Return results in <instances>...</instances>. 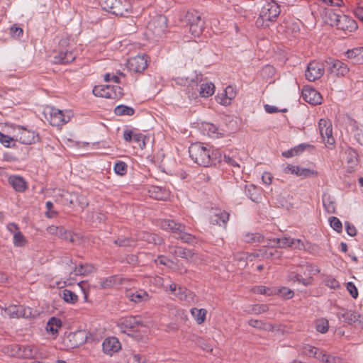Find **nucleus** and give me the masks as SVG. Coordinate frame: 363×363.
<instances>
[{
	"mask_svg": "<svg viewBox=\"0 0 363 363\" xmlns=\"http://www.w3.org/2000/svg\"><path fill=\"white\" fill-rule=\"evenodd\" d=\"M126 296L130 301L135 303L147 301L150 298L149 294L145 291L143 290H128L126 291Z\"/></svg>",
	"mask_w": 363,
	"mask_h": 363,
	"instance_id": "obj_28",
	"label": "nucleus"
},
{
	"mask_svg": "<svg viewBox=\"0 0 363 363\" xmlns=\"http://www.w3.org/2000/svg\"><path fill=\"white\" fill-rule=\"evenodd\" d=\"M167 24V18L162 15L152 18L147 26V35L155 39L162 38L165 33Z\"/></svg>",
	"mask_w": 363,
	"mask_h": 363,
	"instance_id": "obj_6",
	"label": "nucleus"
},
{
	"mask_svg": "<svg viewBox=\"0 0 363 363\" xmlns=\"http://www.w3.org/2000/svg\"><path fill=\"white\" fill-rule=\"evenodd\" d=\"M130 8V3L128 0H118L112 13L116 16H124L129 13Z\"/></svg>",
	"mask_w": 363,
	"mask_h": 363,
	"instance_id": "obj_29",
	"label": "nucleus"
},
{
	"mask_svg": "<svg viewBox=\"0 0 363 363\" xmlns=\"http://www.w3.org/2000/svg\"><path fill=\"white\" fill-rule=\"evenodd\" d=\"M235 95L236 92L234 88L228 86L225 88L224 93L217 95L216 101L223 106H228L231 104V101L235 97Z\"/></svg>",
	"mask_w": 363,
	"mask_h": 363,
	"instance_id": "obj_23",
	"label": "nucleus"
},
{
	"mask_svg": "<svg viewBox=\"0 0 363 363\" xmlns=\"http://www.w3.org/2000/svg\"><path fill=\"white\" fill-rule=\"evenodd\" d=\"M62 298L64 301L69 303H76L78 301V296L73 291L65 289L62 291Z\"/></svg>",
	"mask_w": 363,
	"mask_h": 363,
	"instance_id": "obj_52",
	"label": "nucleus"
},
{
	"mask_svg": "<svg viewBox=\"0 0 363 363\" xmlns=\"http://www.w3.org/2000/svg\"><path fill=\"white\" fill-rule=\"evenodd\" d=\"M15 141H18L24 145H30L35 143L36 134L34 131H31L23 127L18 128V133L14 135Z\"/></svg>",
	"mask_w": 363,
	"mask_h": 363,
	"instance_id": "obj_14",
	"label": "nucleus"
},
{
	"mask_svg": "<svg viewBox=\"0 0 363 363\" xmlns=\"http://www.w3.org/2000/svg\"><path fill=\"white\" fill-rule=\"evenodd\" d=\"M47 232L52 235L59 237L62 239H68V230L61 226L50 225L46 229Z\"/></svg>",
	"mask_w": 363,
	"mask_h": 363,
	"instance_id": "obj_40",
	"label": "nucleus"
},
{
	"mask_svg": "<svg viewBox=\"0 0 363 363\" xmlns=\"http://www.w3.org/2000/svg\"><path fill=\"white\" fill-rule=\"evenodd\" d=\"M176 238L187 243L192 242L195 239L194 236L186 233L185 230H182L181 232H179L178 235L176 236Z\"/></svg>",
	"mask_w": 363,
	"mask_h": 363,
	"instance_id": "obj_60",
	"label": "nucleus"
},
{
	"mask_svg": "<svg viewBox=\"0 0 363 363\" xmlns=\"http://www.w3.org/2000/svg\"><path fill=\"white\" fill-rule=\"evenodd\" d=\"M93 94L96 96L106 99H120L123 94L122 89L120 86H111L109 85L95 86L93 89Z\"/></svg>",
	"mask_w": 363,
	"mask_h": 363,
	"instance_id": "obj_8",
	"label": "nucleus"
},
{
	"mask_svg": "<svg viewBox=\"0 0 363 363\" xmlns=\"http://www.w3.org/2000/svg\"><path fill=\"white\" fill-rule=\"evenodd\" d=\"M229 219V213L220 209H214L211 211V222L213 225H225Z\"/></svg>",
	"mask_w": 363,
	"mask_h": 363,
	"instance_id": "obj_25",
	"label": "nucleus"
},
{
	"mask_svg": "<svg viewBox=\"0 0 363 363\" xmlns=\"http://www.w3.org/2000/svg\"><path fill=\"white\" fill-rule=\"evenodd\" d=\"M319 133L325 147L328 149H333L335 147V141L333 136V128L331 122L324 119H320L319 121Z\"/></svg>",
	"mask_w": 363,
	"mask_h": 363,
	"instance_id": "obj_10",
	"label": "nucleus"
},
{
	"mask_svg": "<svg viewBox=\"0 0 363 363\" xmlns=\"http://www.w3.org/2000/svg\"><path fill=\"white\" fill-rule=\"evenodd\" d=\"M286 174H294L297 177H310L315 174V171L308 168H302L297 165L287 164L284 168Z\"/></svg>",
	"mask_w": 363,
	"mask_h": 363,
	"instance_id": "obj_19",
	"label": "nucleus"
},
{
	"mask_svg": "<svg viewBox=\"0 0 363 363\" xmlns=\"http://www.w3.org/2000/svg\"><path fill=\"white\" fill-rule=\"evenodd\" d=\"M280 13L278 4L274 0H263L261 3V11L256 21L258 28H267L274 22Z\"/></svg>",
	"mask_w": 363,
	"mask_h": 363,
	"instance_id": "obj_2",
	"label": "nucleus"
},
{
	"mask_svg": "<svg viewBox=\"0 0 363 363\" xmlns=\"http://www.w3.org/2000/svg\"><path fill=\"white\" fill-rule=\"evenodd\" d=\"M123 138L127 142L133 140L141 150L145 147L147 138L141 133H133L132 131H125L123 134Z\"/></svg>",
	"mask_w": 363,
	"mask_h": 363,
	"instance_id": "obj_26",
	"label": "nucleus"
},
{
	"mask_svg": "<svg viewBox=\"0 0 363 363\" xmlns=\"http://www.w3.org/2000/svg\"><path fill=\"white\" fill-rule=\"evenodd\" d=\"M252 292L257 294L274 296L277 294V290L264 286H256L252 289Z\"/></svg>",
	"mask_w": 363,
	"mask_h": 363,
	"instance_id": "obj_48",
	"label": "nucleus"
},
{
	"mask_svg": "<svg viewBox=\"0 0 363 363\" xmlns=\"http://www.w3.org/2000/svg\"><path fill=\"white\" fill-rule=\"evenodd\" d=\"M137 237L139 240L145 241L148 243H153L155 245H161L163 243V239L158 237L157 235L145 231L138 232Z\"/></svg>",
	"mask_w": 363,
	"mask_h": 363,
	"instance_id": "obj_33",
	"label": "nucleus"
},
{
	"mask_svg": "<svg viewBox=\"0 0 363 363\" xmlns=\"http://www.w3.org/2000/svg\"><path fill=\"white\" fill-rule=\"evenodd\" d=\"M269 311V306L267 304H254L247 308L246 311L250 314H260Z\"/></svg>",
	"mask_w": 363,
	"mask_h": 363,
	"instance_id": "obj_47",
	"label": "nucleus"
},
{
	"mask_svg": "<svg viewBox=\"0 0 363 363\" xmlns=\"http://www.w3.org/2000/svg\"><path fill=\"white\" fill-rule=\"evenodd\" d=\"M191 159L198 164L208 167L216 160V154L202 143L191 144L189 149Z\"/></svg>",
	"mask_w": 363,
	"mask_h": 363,
	"instance_id": "obj_3",
	"label": "nucleus"
},
{
	"mask_svg": "<svg viewBox=\"0 0 363 363\" xmlns=\"http://www.w3.org/2000/svg\"><path fill=\"white\" fill-rule=\"evenodd\" d=\"M277 294H280L282 297L289 299L294 296V292L289 288L281 287L277 291Z\"/></svg>",
	"mask_w": 363,
	"mask_h": 363,
	"instance_id": "obj_64",
	"label": "nucleus"
},
{
	"mask_svg": "<svg viewBox=\"0 0 363 363\" xmlns=\"http://www.w3.org/2000/svg\"><path fill=\"white\" fill-rule=\"evenodd\" d=\"M318 92L315 89L309 86H305L302 90V96L303 99L313 105L318 104Z\"/></svg>",
	"mask_w": 363,
	"mask_h": 363,
	"instance_id": "obj_32",
	"label": "nucleus"
},
{
	"mask_svg": "<svg viewBox=\"0 0 363 363\" xmlns=\"http://www.w3.org/2000/svg\"><path fill=\"white\" fill-rule=\"evenodd\" d=\"M114 172L116 174L123 176L127 172V164L124 162H118L114 166Z\"/></svg>",
	"mask_w": 363,
	"mask_h": 363,
	"instance_id": "obj_61",
	"label": "nucleus"
},
{
	"mask_svg": "<svg viewBox=\"0 0 363 363\" xmlns=\"http://www.w3.org/2000/svg\"><path fill=\"white\" fill-rule=\"evenodd\" d=\"M121 345L116 337H110L106 338L102 343L103 352L109 356L121 350Z\"/></svg>",
	"mask_w": 363,
	"mask_h": 363,
	"instance_id": "obj_17",
	"label": "nucleus"
},
{
	"mask_svg": "<svg viewBox=\"0 0 363 363\" xmlns=\"http://www.w3.org/2000/svg\"><path fill=\"white\" fill-rule=\"evenodd\" d=\"M215 91V86L211 82L202 83L200 85L199 92L203 97H208L212 96Z\"/></svg>",
	"mask_w": 363,
	"mask_h": 363,
	"instance_id": "obj_44",
	"label": "nucleus"
},
{
	"mask_svg": "<svg viewBox=\"0 0 363 363\" xmlns=\"http://www.w3.org/2000/svg\"><path fill=\"white\" fill-rule=\"evenodd\" d=\"M306 270L308 271V274L304 273L306 278H303L301 275L296 274L291 279L292 281H297L298 282H301L303 285L307 286L311 284L313 281V275L315 274L316 269H313V268L310 266H306Z\"/></svg>",
	"mask_w": 363,
	"mask_h": 363,
	"instance_id": "obj_31",
	"label": "nucleus"
},
{
	"mask_svg": "<svg viewBox=\"0 0 363 363\" xmlns=\"http://www.w3.org/2000/svg\"><path fill=\"white\" fill-rule=\"evenodd\" d=\"M337 23L335 27L345 33H352L358 28L356 21L347 16H339Z\"/></svg>",
	"mask_w": 363,
	"mask_h": 363,
	"instance_id": "obj_16",
	"label": "nucleus"
},
{
	"mask_svg": "<svg viewBox=\"0 0 363 363\" xmlns=\"http://www.w3.org/2000/svg\"><path fill=\"white\" fill-rule=\"evenodd\" d=\"M203 132L211 138H218V128L214 124L211 123H204L202 124Z\"/></svg>",
	"mask_w": 363,
	"mask_h": 363,
	"instance_id": "obj_43",
	"label": "nucleus"
},
{
	"mask_svg": "<svg viewBox=\"0 0 363 363\" xmlns=\"http://www.w3.org/2000/svg\"><path fill=\"white\" fill-rule=\"evenodd\" d=\"M207 310L205 308H192L191 314L197 324H203L206 318Z\"/></svg>",
	"mask_w": 363,
	"mask_h": 363,
	"instance_id": "obj_39",
	"label": "nucleus"
},
{
	"mask_svg": "<svg viewBox=\"0 0 363 363\" xmlns=\"http://www.w3.org/2000/svg\"><path fill=\"white\" fill-rule=\"evenodd\" d=\"M190 340L194 342L196 345L200 347L202 350L207 352H212V347L208 343V342L201 337L196 335H192L190 337Z\"/></svg>",
	"mask_w": 363,
	"mask_h": 363,
	"instance_id": "obj_42",
	"label": "nucleus"
},
{
	"mask_svg": "<svg viewBox=\"0 0 363 363\" xmlns=\"http://www.w3.org/2000/svg\"><path fill=\"white\" fill-rule=\"evenodd\" d=\"M142 325L141 318L140 316H128L120 320L118 325L124 330L134 329L136 326Z\"/></svg>",
	"mask_w": 363,
	"mask_h": 363,
	"instance_id": "obj_22",
	"label": "nucleus"
},
{
	"mask_svg": "<svg viewBox=\"0 0 363 363\" xmlns=\"http://www.w3.org/2000/svg\"><path fill=\"white\" fill-rule=\"evenodd\" d=\"M345 60L351 61L354 64H363V47H355L348 49L344 53Z\"/></svg>",
	"mask_w": 363,
	"mask_h": 363,
	"instance_id": "obj_20",
	"label": "nucleus"
},
{
	"mask_svg": "<svg viewBox=\"0 0 363 363\" xmlns=\"http://www.w3.org/2000/svg\"><path fill=\"white\" fill-rule=\"evenodd\" d=\"M55 63H69L75 59V55L72 51V46L67 36H64L60 40L57 49L55 50Z\"/></svg>",
	"mask_w": 363,
	"mask_h": 363,
	"instance_id": "obj_4",
	"label": "nucleus"
},
{
	"mask_svg": "<svg viewBox=\"0 0 363 363\" xmlns=\"http://www.w3.org/2000/svg\"><path fill=\"white\" fill-rule=\"evenodd\" d=\"M249 325L263 330H267L268 323L262 320L250 319L247 321Z\"/></svg>",
	"mask_w": 363,
	"mask_h": 363,
	"instance_id": "obj_57",
	"label": "nucleus"
},
{
	"mask_svg": "<svg viewBox=\"0 0 363 363\" xmlns=\"http://www.w3.org/2000/svg\"><path fill=\"white\" fill-rule=\"evenodd\" d=\"M114 113L118 116H132L134 113V110L130 107L120 105L115 108Z\"/></svg>",
	"mask_w": 363,
	"mask_h": 363,
	"instance_id": "obj_54",
	"label": "nucleus"
},
{
	"mask_svg": "<svg viewBox=\"0 0 363 363\" xmlns=\"http://www.w3.org/2000/svg\"><path fill=\"white\" fill-rule=\"evenodd\" d=\"M166 290L169 289L171 294H174L177 298L181 301H189V298H191L192 293L186 289V288H183L175 283H172L167 286Z\"/></svg>",
	"mask_w": 363,
	"mask_h": 363,
	"instance_id": "obj_15",
	"label": "nucleus"
},
{
	"mask_svg": "<svg viewBox=\"0 0 363 363\" xmlns=\"http://www.w3.org/2000/svg\"><path fill=\"white\" fill-rule=\"evenodd\" d=\"M323 66L327 68L328 71L337 77H344L349 72L348 66L337 60L328 59L324 63Z\"/></svg>",
	"mask_w": 363,
	"mask_h": 363,
	"instance_id": "obj_12",
	"label": "nucleus"
},
{
	"mask_svg": "<svg viewBox=\"0 0 363 363\" xmlns=\"http://www.w3.org/2000/svg\"><path fill=\"white\" fill-rule=\"evenodd\" d=\"M319 363H342V360L339 357L327 353H323L319 357Z\"/></svg>",
	"mask_w": 363,
	"mask_h": 363,
	"instance_id": "obj_53",
	"label": "nucleus"
},
{
	"mask_svg": "<svg viewBox=\"0 0 363 363\" xmlns=\"http://www.w3.org/2000/svg\"><path fill=\"white\" fill-rule=\"evenodd\" d=\"M13 243L17 247H23L26 243L25 237L20 232H16L13 235Z\"/></svg>",
	"mask_w": 363,
	"mask_h": 363,
	"instance_id": "obj_62",
	"label": "nucleus"
},
{
	"mask_svg": "<svg viewBox=\"0 0 363 363\" xmlns=\"http://www.w3.org/2000/svg\"><path fill=\"white\" fill-rule=\"evenodd\" d=\"M173 253L176 256L186 259L189 262L196 263L199 259V256L198 254L194 252L191 250L181 247H174Z\"/></svg>",
	"mask_w": 363,
	"mask_h": 363,
	"instance_id": "obj_21",
	"label": "nucleus"
},
{
	"mask_svg": "<svg viewBox=\"0 0 363 363\" xmlns=\"http://www.w3.org/2000/svg\"><path fill=\"white\" fill-rule=\"evenodd\" d=\"M46 208L47 211H45V216L48 218H56L59 213L53 209V203L51 201H47L46 202Z\"/></svg>",
	"mask_w": 363,
	"mask_h": 363,
	"instance_id": "obj_59",
	"label": "nucleus"
},
{
	"mask_svg": "<svg viewBox=\"0 0 363 363\" xmlns=\"http://www.w3.org/2000/svg\"><path fill=\"white\" fill-rule=\"evenodd\" d=\"M267 331L276 332L281 334H288L291 332V328L284 324H270L268 323Z\"/></svg>",
	"mask_w": 363,
	"mask_h": 363,
	"instance_id": "obj_46",
	"label": "nucleus"
},
{
	"mask_svg": "<svg viewBox=\"0 0 363 363\" xmlns=\"http://www.w3.org/2000/svg\"><path fill=\"white\" fill-rule=\"evenodd\" d=\"M243 239L248 243L259 242L264 240V236L258 233H247L244 235Z\"/></svg>",
	"mask_w": 363,
	"mask_h": 363,
	"instance_id": "obj_50",
	"label": "nucleus"
},
{
	"mask_svg": "<svg viewBox=\"0 0 363 363\" xmlns=\"http://www.w3.org/2000/svg\"><path fill=\"white\" fill-rule=\"evenodd\" d=\"M275 73V69L271 65H267L262 70V76L266 79L272 78Z\"/></svg>",
	"mask_w": 363,
	"mask_h": 363,
	"instance_id": "obj_63",
	"label": "nucleus"
},
{
	"mask_svg": "<svg viewBox=\"0 0 363 363\" xmlns=\"http://www.w3.org/2000/svg\"><path fill=\"white\" fill-rule=\"evenodd\" d=\"M341 4L342 0H319V16L322 26L335 27L340 16L336 7Z\"/></svg>",
	"mask_w": 363,
	"mask_h": 363,
	"instance_id": "obj_1",
	"label": "nucleus"
},
{
	"mask_svg": "<svg viewBox=\"0 0 363 363\" xmlns=\"http://www.w3.org/2000/svg\"><path fill=\"white\" fill-rule=\"evenodd\" d=\"M4 311L11 318H28L32 315L31 308L23 306L11 305L4 308Z\"/></svg>",
	"mask_w": 363,
	"mask_h": 363,
	"instance_id": "obj_13",
	"label": "nucleus"
},
{
	"mask_svg": "<svg viewBox=\"0 0 363 363\" xmlns=\"http://www.w3.org/2000/svg\"><path fill=\"white\" fill-rule=\"evenodd\" d=\"M273 242H279V247L280 248L292 247L293 238L290 237L274 238Z\"/></svg>",
	"mask_w": 363,
	"mask_h": 363,
	"instance_id": "obj_55",
	"label": "nucleus"
},
{
	"mask_svg": "<svg viewBox=\"0 0 363 363\" xmlns=\"http://www.w3.org/2000/svg\"><path fill=\"white\" fill-rule=\"evenodd\" d=\"M305 76L306 79L311 82H314L318 79V62L316 61H313L308 65Z\"/></svg>",
	"mask_w": 363,
	"mask_h": 363,
	"instance_id": "obj_41",
	"label": "nucleus"
},
{
	"mask_svg": "<svg viewBox=\"0 0 363 363\" xmlns=\"http://www.w3.org/2000/svg\"><path fill=\"white\" fill-rule=\"evenodd\" d=\"M4 352L7 353L9 356H13L21 358H34L37 356V347L33 345H26L19 347L13 345L9 350V347L5 348Z\"/></svg>",
	"mask_w": 363,
	"mask_h": 363,
	"instance_id": "obj_11",
	"label": "nucleus"
},
{
	"mask_svg": "<svg viewBox=\"0 0 363 363\" xmlns=\"http://www.w3.org/2000/svg\"><path fill=\"white\" fill-rule=\"evenodd\" d=\"M161 227L165 230H169L175 235V237L178 235L182 230H185L186 226L179 223H177L174 220L164 219L161 220Z\"/></svg>",
	"mask_w": 363,
	"mask_h": 363,
	"instance_id": "obj_24",
	"label": "nucleus"
},
{
	"mask_svg": "<svg viewBox=\"0 0 363 363\" xmlns=\"http://www.w3.org/2000/svg\"><path fill=\"white\" fill-rule=\"evenodd\" d=\"M129 69L135 72H141L147 66V60L145 55H138L130 59L128 62Z\"/></svg>",
	"mask_w": 363,
	"mask_h": 363,
	"instance_id": "obj_18",
	"label": "nucleus"
},
{
	"mask_svg": "<svg viewBox=\"0 0 363 363\" xmlns=\"http://www.w3.org/2000/svg\"><path fill=\"white\" fill-rule=\"evenodd\" d=\"M292 149L294 152L295 156H298L302 154L304 151H310L311 150H314L315 147L309 144H300L293 147Z\"/></svg>",
	"mask_w": 363,
	"mask_h": 363,
	"instance_id": "obj_58",
	"label": "nucleus"
},
{
	"mask_svg": "<svg viewBox=\"0 0 363 363\" xmlns=\"http://www.w3.org/2000/svg\"><path fill=\"white\" fill-rule=\"evenodd\" d=\"M342 317L349 324L355 323L359 325L360 326H363V318L359 313L351 311H346L342 314Z\"/></svg>",
	"mask_w": 363,
	"mask_h": 363,
	"instance_id": "obj_36",
	"label": "nucleus"
},
{
	"mask_svg": "<svg viewBox=\"0 0 363 363\" xmlns=\"http://www.w3.org/2000/svg\"><path fill=\"white\" fill-rule=\"evenodd\" d=\"M185 18L189 26L191 34L195 38L199 37L204 28V22L201 14L196 11H190L186 13Z\"/></svg>",
	"mask_w": 363,
	"mask_h": 363,
	"instance_id": "obj_7",
	"label": "nucleus"
},
{
	"mask_svg": "<svg viewBox=\"0 0 363 363\" xmlns=\"http://www.w3.org/2000/svg\"><path fill=\"white\" fill-rule=\"evenodd\" d=\"M68 337L72 347H77L84 342V334L80 331L69 334Z\"/></svg>",
	"mask_w": 363,
	"mask_h": 363,
	"instance_id": "obj_45",
	"label": "nucleus"
},
{
	"mask_svg": "<svg viewBox=\"0 0 363 363\" xmlns=\"http://www.w3.org/2000/svg\"><path fill=\"white\" fill-rule=\"evenodd\" d=\"M95 271L94 265L89 264H80L76 267L74 269L69 273L70 276H84L88 274H91Z\"/></svg>",
	"mask_w": 363,
	"mask_h": 363,
	"instance_id": "obj_38",
	"label": "nucleus"
},
{
	"mask_svg": "<svg viewBox=\"0 0 363 363\" xmlns=\"http://www.w3.org/2000/svg\"><path fill=\"white\" fill-rule=\"evenodd\" d=\"M73 117L71 110H60L52 107L50 110V123L53 126H59L68 123Z\"/></svg>",
	"mask_w": 363,
	"mask_h": 363,
	"instance_id": "obj_9",
	"label": "nucleus"
},
{
	"mask_svg": "<svg viewBox=\"0 0 363 363\" xmlns=\"http://www.w3.org/2000/svg\"><path fill=\"white\" fill-rule=\"evenodd\" d=\"M256 258L255 254L238 252L235 255V260L240 267H245L249 262H252Z\"/></svg>",
	"mask_w": 363,
	"mask_h": 363,
	"instance_id": "obj_30",
	"label": "nucleus"
},
{
	"mask_svg": "<svg viewBox=\"0 0 363 363\" xmlns=\"http://www.w3.org/2000/svg\"><path fill=\"white\" fill-rule=\"evenodd\" d=\"M56 201L62 203L64 205H67L69 207L77 206L82 209H84L89 205V201L86 196L64 190L58 191L56 195Z\"/></svg>",
	"mask_w": 363,
	"mask_h": 363,
	"instance_id": "obj_5",
	"label": "nucleus"
},
{
	"mask_svg": "<svg viewBox=\"0 0 363 363\" xmlns=\"http://www.w3.org/2000/svg\"><path fill=\"white\" fill-rule=\"evenodd\" d=\"M148 195L157 200L165 201L169 198V191L160 186H151L148 189Z\"/></svg>",
	"mask_w": 363,
	"mask_h": 363,
	"instance_id": "obj_27",
	"label": "nucleus"
},
{
	"mask_svg": "<svg viewBox=\"0 0 363 363\" xmlns=\"http://www.w3.org/2000/svg\"><path fill=\"white\" fill-rule=\"evenodd\" d=\"M118 0H99L102 9L112 13Z\"/></svg>",
	"mask_w": 363,
	"mask_h": 363,
	"instance_id": "obj_56",
	"label": "nucleus"
},
{
	"mask_svg": "<svg viewBox=\"0 0 363 363\" xmlns=\"http://www.w3.org/2000/svg\"><path fill=\"white\" fill-rule=\"evenodd\" d=\"M106 218L104 213L97 211H89L86 212V221L97 225L104 222Z\"/></svg>",
	"mask_w": 363,
	"mask_h": 363,
	"instance_id": "obj_34",
	"label": "nucleus"
},
{
	"mask_svg": "<svg viewBox=\"0 0 363 363\" xmlns=\"http://www.w3.org/2000/svg\"><path fill=\"white\" fill-rule=\"evenodd\" d=\"M61 320L57 318L52 317L48 320L47 323L46 331L48 333H50L52 335H54V337H55L58 333V330L61 328Z\"/></svg>",
	"mask_w": 363,
	"mask_h": 363,
	"instance_id": "obj_37",
	"label": "nucleus"
},
{
	"mask_svg": "<svg viewBox=\"0 0 363 363\" xmlns=\"http://www.w3.org/2000/svg\"><path fill=\"white\" fill-rule=\"evenodd\" d=\"M9 182L16 191L19 192L24 191L27 188L26 182L19 176L9 177Z\"/></svg>",
	"mask_w": 363,
	"mask_h": 363,
	"instance_id": "obj_35",
	"label": "nucleus"
},
{
	"mask_svg": "<svg viewBox=\"0 0 363 363\" xmlns=\"http://www.w3.org/2000/svg\"><path fill=\"white\" fill-rule=\"evenodd\" d=\"M278 252L276 250L273 249H267V246H263L262 248H260L255 254L256 257H262L264 258H270L272 259L273 257Z\"/></svg>",
	"mask_w": 363,
	"mask_h": 363,
	"instance_id": "obj_49",
	"label": "nucleus"
},
{
	"mask_svg": "<svg viewBox=\"0 0 363 363\" xmlns=\"http://www.w3.org/2000/svg\"><path fill=\"white\" fill-rule=\"evenodd\" d=\"M0 143L6 147H15V136L10 137L0 132Z\"/></svg>",
	"mask_w": 363,
	"mask_h": 363,
	"instance_id": "obj_51",
	"label": "nucleus"
}]
</instances>
